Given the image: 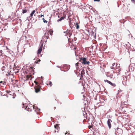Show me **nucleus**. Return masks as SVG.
<instances>
[{
    "instance_id": "1",
    "label": "nucleus",
    "mask_w": 135,
    "mask_h": 135,
    "mask_svg": "<svg viewBox=\"0 0 135 135\" xmlns=\"http://www.w3.org/2000/svg\"><path fill=\"white\" fill-rule=\"evenodd\" d=\"M81 63L82 64L85 65L88 64L89 65L90 63L89 61H86V58L84 57H83L81 59Z\"/></svg>"
},
{
    "instance_id": "2",
    "label": "nucleus",
    "mask_w": 135,
    "mask_h": 135,
    "mask_svg": "<svg viewBox=\"0 0 135 135\" xmlns=\"http://www.w3.org/2000/svg\"><path fill=\"white\" fill-rule=\"evenodd\" d=\"M129 71H133L135 68V64L133 63H131L129 66Z\"/></svg>"
},
{
    "instance_id": "3",
    "label": "nucleus",
    "mask_w": 135,
    "mask_h": 135,
    "mask_svg": "<svg viewBox=\"0 0 135 135\" xmlns=\"http://www.w3.org/2000/svg\"><path fill=\"white\" fill-rule=\"evenodd\" d=\"M34 88L35 92L36 93H38L40 91L41 87L39 85H36Z\"/></svg>"
},
{
    "instance_id": "4",
    "label": "nucleus",
    "mask_w": 135,
    "mask_h": 135,
    "mask_svg": "<svg viewBox=\"0 0 135 135\" xmlns=\"http://www.w3.org/2000/svg\"><path fill=\"white\" fill-rule=\"evenodd\" d=\"M112 121L110 119H109L107 121V123L108 125V127L109 128H110L111 127V123H112Z\"/></svg>"
},
{
    "instance_id": "5",
    "label": "nucleus",
    "mask_w": 135,
    "mask_h": 135,
    "mask_svg": "<svg viewBox=\"0 0 135 135\" xmlns=\"http://www.w3.org/2000/svg\"><path fill=\"white\" fill-rule=\"evenodd\" d=\"M104 81L105 82H107V83L111 85L113 87H115L116 86L115 84L114 83H113L110 81L107 80H105Z\"/></svg>"
},
{
    "instance_id": "6",
    "label": "nucleus",
    "mask_w": 135,
    "mask_h": 135,
    "mask_svg": "<svg viewBox=\"0 0 135 135\" xmlns=\"http://www.w3.org/2000/svg\"><path fill=\"white\" fill-rule=\"evenodd\" d=\"M33 78L32 75H27L26 76V79L27 80H31V79Z\"/></svg>"
},
{
    "instance_id": "7",
    "label": "nucleus",
    "mask_w": 135,
    "mask_h": 135,
    "mask_svg": "<svg viewBox=\"0 0 135 135\" xmlns=\"http://www.w3.org/2000/svg\"><path fill=\"white\" fill-rule=\"evenodd\" d=\"M43 47V44H42L37 51V54H40L41 52Z\"/></svg>"
},
{
    "instance_id": "8",
    "label": "nucleus",
    "mask_w": 135,
    "mask_h": 135,
    "mask_svg": "<svg viewBox=\"0 0 135 135\" xmlns=\"http://www.w3.org/2000/svg\"><path fill=\"white\" fill-rule=\"evenodd\" d=\"M66 33V34L67 36H69V37L71 36L72 33L71 32H70V30H68L67 31Z\"/></svg>"
},
{
    "instance_id": "9",
    "label": "nucleus",
    "mask_w": 135,
    "mask_h": 135,
    "mask_svg": "<svg viewBox=\"0 0 135 135\" xmlns=\"http://www.w3.org/2000/svg\"><path fill=\"white\" fill-rule=\"evenodd\" d=\"M53 33V31L51 29H50L49 31H48V32L46 34L47 35L48 34L49 35L50 34V35H52Z\"/></svg>"
},
{
    "instance_id": "10",
    "label": "nucleus",
    "mask_w": 135,
    "mask_h": 135,
    "mask_svg": "<svg viewBox=\"0 0 135 135\" xmlns=\"http://www.w3.org/2000/svg\"><path fill=\"white\" fill-rule=\"evenodd\" d=\"M54 127L56 129H57V132H58V129L60 128V127L59 126V125L58 124H56L54 125Z\"/></svg>"
},
{
    "instance_id": "11",
    "label": "nucleus",
    "mask_w": 135,
    "mask_h": 135,
    "mask_svg": "<svg viewBox=\"0 0 135 135\" xmlns=\"http://www.w3.org/2000/svg\"><path fill=\"white\" fill-rule=\"evenodd\" d=\"M65 18V16L62 17L60 19L57 20V21L59 22L60 21H61L62 20L64 19Z\"/></svg>"
},
{
    "instance_id": "12",
    "label": "nucleus",
    "mask_w": 135,
    "mask_h": 135,
    "mask_svg": "<svg viewBox=\"0 0 135 135\" xmlns=\"http://www.w3.org/2000/svg\"><path fill=\"white\" fill-rule=\"evenodd\" d=\"M83 115L84 116V118H85L86 119H87V115H86V113L85 112H83Z\"/></svg>"
},
{
    "instance_id": "13",
    "label": "nucleus",
    "mask_w": 135,
    "mask_h": 135,
    "mask_svg": "<svg viewBox=\"0 0 135 135\" xmlns=\"http://www.w3.org/2000/svg\"><path fill=\"white\" fill-rule=\"evenodd\" d=\"M36 11L35 10H33L31 12V13L30 14V16L31 17V18L32 17L33 14Z\"/></svg>"
},
{
    "instance_id": "14",
    "label": "nucleus",
    "mask_w": 135,
    "mask_h": 135,
    "mask_svg": "<svg viewBox=\"0 0 135 135\" xmlns=\"http://www.w3.org/2000/svg\"><path fill=\"white\" fill-rule=\"evenodd\" d=\"M27 11L26 9H22V13L23 14L27 13Z\"/></svg>"
},
{
    "instance_id": "15",
    "label": "nucleus",
    "mask_w": 135,
    "mask_h": 135,
    "mask_svg": "<svg viewBox=\"0 0 135 135\" xmlns=\"http://www.w3.org/2000/svg\"><path fill=\"white\" fill-rule=\"evenodd\" d=\"M75 26H76V28L77 29H78L79 28V26L78 23H76Z\"/></svg>"
},
{
    "instance_id": "16",
    "label": "nucleus",
    "mask_w": 135,
    "mask_h": 135,
    "mask_svg": "<svg viewBox=\"0 0 135 135\" xmlns=\"http://www.w3.org/2000/svg\"><path fill=\"white\" fill-rule=\"evenodd\" d=\"M124 102H122L121 104V106L122 107V108H123L124 107V105H126V104H124Z\"/></svg>"
},
{
    "instance_id": "17",
    "label": "nucleus",
    "mask_w": 135,
    "mask_h": 135,
    "mask_svg": "<svg viewBox=\"0 0 135 135\" xmlns=\"http://www.w3.org/2000/svg\"><path fill=\"white\" fill-rule=\"evenodd\" d=\"M42 20H43V22L44 23H47V21L46 20L44 19V17L42 18Z\"/></svg>"
},
{
    "instance_id": "18",
    "label": "nucleus",
    "mask_w": 135,
    "mask_h": 135,
    "mask_svg": "<svg viewBox=\"0 0 135 135\" xmlns=\"http://www.w3.org/2000/svg\"><path fill=\"white\" fill-rule=\"evenodd\" d=\"M34 83L36 84V85H39V83L36 81H35Z\"/></svg>"
},
{
    "instance_id": "19",
    "label": "nucleus",
    "mask_w": 135,
    "mask_h": 135,
    "mask_svg": "<svg viewBox=\"0 0 135 135\" xmlns=\"http://www.w3.org/2000/svg\"><path fill=\"white\" fill-rule=\"evenodd\" d=\"M2 50H0V55L2 56Z\"/></svg>"
},
{
    "instance_id": "20",
    "label": "nucleus",
    "mask_w": 135,
    "mask_h": 135,
    "mask_svg": "<svg viewBox=\"0 0 135 135\" xmlns=\"http://www.w3.org/2000/svg\"><path fill=\"white\" fill-rule=\"evenodd\" d=\"M49 84L50 85V86H51L52 85V83L50 81Z\"/></svg>"
},
{
    "instance_id": "21",
    "label": "nucleus",
    "mask_w": 135,
    "mask_h": 135,
    "mask_svg": "<svg viewBox=\"0 0 135 135\" xmlns=\"http://www.w3.org/2000/svg\"><path fill=\"white\" fill-rule=\"evenodd\" d=\"M46 35V34L45 33V36H46L47 38L48 39L49 38V36H47V35Z\"/></svg>"
},
{
    "instance_id": "22",
    "label": "nucleus",
    "mask_w": 135,
    "mask_h": 135,
    "mask_svg": "<svg viewBox=\"0 0 135 135\" xmlns=\"http://www.w3.org/2000/svg\"><path fill=\"white\" fill-rule=\"evenodd\" d=\"M42 16H43V17H44V15H40V16H39V17H42Z\"/></svg>"
},
{
    "instance_id": "23",
    "label": "nucleus",
    "mask_w": 135,
    "mask_h": 135,
    "mask_svg": "<svg viewBox=\"0 0 135 135\" xmlns=\"http://www.w3.org/2000/svg\"><path fill=\"white\" fill-rule=\"evenodd\" d=\"M6 84V82H3V85H5Z\"/></svg>"
},
{
    "instance_id": "24",
    "label": "nucleus",
    "mask_w": 135,
    "mask_h": 135,
    "mask_svg": "<svg viewBox=\"0 0 135 135\" xmlns=\"http://www.w3.org/2000/svg\"><path fill=\"white\" fill-rule=\"evenodd\" d=\"M100 1V0H94V1L99 2Z\"/></svg>"
},
{
    "instance_id": "25",
    "label": "nucleus",
    "mask_w": 135,
    "mask_h": 135,
    "mask_svg": "<svg viewBox=\"0 0 135 135\" xmlns=\"http://www.w3.org/2000/svg\"><path fill=\"white\" fill-rule=\"evenodd\" d=\"M131 1L133 3L134 2H135V0H131Z\"/></svg>"
},
{
    "instance_id": "26",
    "label": "nucleus",
    "mask_w": 135,
    "mask_h": 135,
    "mask_svg": "<svg viewBox=\"0 0 135 135\" xmlns=\"http://www.w3.org/2000/svg\"><path fill=\"white\" fill-rule=\"evenodd\" d=\"M78 64H79L78 63H77L75 65H76V66H78Z\"/></svg>"
},
{
    "instance_id": "27",
    "label": "nucleus",
    "mask_w": 135,
    "mask_h": 135,
    "mask_svg": "<svg viewBox=\"0 0 135 135\" xmlns=\"http://www.w3.org/2000/svg\"><path fill=\"white\" fill-rule=\"evenodd\" d=\"M92 126H89V128H92Z\"/></svg>"
},
{
    "instance_id": "28",
    "label": "nucleus",
    "mask_w": 135,
    "mask_h": 135,
    "mask_svg": "<svg viewBox=\"0 0 135 135\" xmlns=\"http://www.w3.org/2000/svg\"><path fill=\"white\" fill-rule=\"evenodd\" d=\"M40 61H41V60H40V59H39V60L37 61V63L38 64V62H40Z\"/></svg>"
},
{
    "instance_id": "29",
    "label": "nucleus",
    "mask_w": 135,
    "mask_h": 135,
    "mask_svg": "<svg viewBox=\"0 0 135 135\" xmlns=\"http://www.w3.org/2000/svg\"><path fill=\"white\" fill-rule=\"evenodd\" d=\"M83 97L85 99V97L84 96V95H83Z\"/></svg>"
},
{
    "instance_id": "30",
    "label": "nucleus",
    "mask_w": 135,
    "mask_h": 135,
    "mask_svg": "<svg viewBox=\"0 0 135 135\" xmlns=\"http://www.w3.org/2000/svg\"><path fill=\"white\" fill-rule=\"evenodd\" d=\"M121 70L120 69H119L118 70V71L119 72H120V71Z\"/></svg>"
},
{
    "instance_id": "31",
    "label": "nucleus",
    "mask_w": 135,
    "mask_h": 135,
    "mask_svg": "<svg viewBox=\"0 0 135 135\" xmlns=\"http://www.w3.org/2000/svg\"><path fill=\"white\" fill-rule=\"evenodd\" d=\"M115 63H114L113 64H112V66H114L115 65Z\"/></svg>"
},
{
    "instance_id": "32",
    "label": "nucleus",
    "mask_w": 135,
    "mask_h": 135,
    "mask_svg": "<svg viewBox=\"0 0 135 135\" xmlns=\"http://www.w3.org/2000/svg\"><path fill=\"white\" fill-rule=\"evenodd\" d=\"M33 108L34 109V108H35L36 107H35V106H33Z\"/></svg>"
},
{
    "instance_id": "33",
    "label": "nucleus",
    "mask_w": 135,
    "mask_h": 135,
    "mask_svg": "<svg viewBox=\"0 0 135 135\" xmlns=\"http://www.w3.org/2000/svg\"><path fill=\"white\" fill-rule=\"evenodd\" d=\"M3 83V82L2 81H0V83Z\"/></svg>"
},
{
    "instance_id": "34",
    "label": "nucleus",
    "mask_w": 135,
    "mask_h": 135,
    "mask_svg": "<svg viewBox=\"0 0 135 135\" xmlns=\"http://www.w3.org/2000/svg\"><path fill=\"white\" fill-rule=\"evenodd\" d=\"M15 82H17V80H15Z\"/></svg>"
},
{
    "instance_id": "35",
    "label": "nucleus",
    "mask_w": 135,
    "mask_h": 135,
    "mask_svg": "<svg viewBox=\"0 0 135 135\" xmlns=\"http://www.w3.org/2000/svg\"><path fill=\"white\" fill-rule=\"evenodd\" d=\"M55 132H56V131H55Z\"/></svg>"
},
{
    "instance_id": "36",
    "label": "nucleus",
    "mask_w": 135,
    "mask_h": 135,
    "mask_svg": "<svg viewBox=\"0 0 135 135\" xmlns=\"http://www.w3.org/2000/svg\"><path fill=\"white\" fill-rule=\"evenodd\" d=\"M31 68V69H32V68Z\"/></svg>"
},
{
    "instance_id": "37",
    "label": "nucleus",
    "mask_w": 135,
    "mask_h": 135,
    "mask_svg": "<svg viewBox=\"0 0 135 135\" xmlns=\"http://www.w3.org/2000/svg\"><path fill=\"white\" fill-rule=\"evenodd\" d=\"M81 76H83V75H81Z\"/></svg>"
},
{
    "instance_id": "38",
    "label": "nucleus",
    "mask_w": 135,
    "mask_h": 135,
    "mask_svg": "<svg viewBox=\"0 0 135 135\" xmlns=\"http://www.w3.org/2000/svg\"><path fill=\"white\" fill-rule=\"evenodd\" d=\"M42 78V77H41V78Z\"/></svg>"
},
{
    "instance_id": "39",
    "label": "nucleus",
    "mask_w": 135,
    "mask_h": 135,
    "mask_svg": "<svg viewBox=\"0 0 135 135\" xmlns=\"http://www.w3.org/2000/svg\"><path fill=\"white\" fill-rule=\"evenodd\" d=\"M34 16H35V15H34Z\"/></svg>"
}]
</instances>
